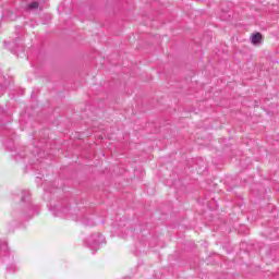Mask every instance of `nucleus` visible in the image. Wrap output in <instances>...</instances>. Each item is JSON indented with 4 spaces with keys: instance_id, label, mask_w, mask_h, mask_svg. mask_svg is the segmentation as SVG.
<instances>
[{
    "instance_id": "1",
    "label": "nucleus",
    "mask_w": 279,
    "mask_h": 279,
    "mask_svg": "<svg viewBox=\"0 0 279 279\" xmlns=\"http://www.w3.org/2000/svg\"><path fill=\"white\" fill-rule=\"evenodd\" d=\"M263 40V35L260 33H255L251 36L252 45H260Z\"/></svg>"
},
{
    "instance_id": "2",
    "label": "nucleus",
    "mask_w": 279,
    "mask_h": 279,
    "mask_svg": "<svg viewBox=\"0 0 279 279\" xmlns=\"http://www.w3.org/2000/svg\"><path fill=\"white\" fill-rule=\"evenodd\" d=\"M29 10H38V2H32L28 4Z\"/></svg>"
}]
</instances>
